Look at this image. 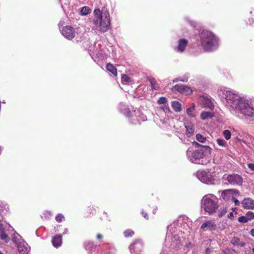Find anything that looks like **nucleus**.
<instances>
[{
	"mask_svg": "<svg viewBox=\"0 0 254 254\" xmlns=\"http://www.w3.org/2000/svg\"><path fill=\"white\" fill-rule=\"evenodd\" d=\"M218 95L222 100L225 99L226 106L231 112L240 113L246 117L254 116V109L249 105L247 100L229 90H221Z\"/></svg>",
	"mask_w": 254,
	"mask_h": 254,
	"instance_id": "1",
	"label": "nucleus"
},
{
	"mask_svg": "<svg viewBox=\"0 0 254 254\" xmlns=\"http://www.w3.org/2000/svg\"><path fill=\"white\" fill-rule=\"evenodd\" d=\"M202 47L206 51L215 50L218 46L217 40L214 35L208 31H203L200 35Z\"/></svg>",
	"mask_w": 254,
	"mask_h": 254,
	"instance_id": "2",
	"label": "nucleus"
},
{
	"mask_svg": "<svg viewBox=\"0 0 254 254\" xmlns=\"http://www.w3.org/2000/svg\"><path fill=\"white\" fill-rule=\"evenodd\" d=\"M201 207L209 214H213L218 208L216 197L212 194L205 195L201 200Z\"/></svg>",
	"mask_w": 254,
	"mask_h": 254,
	"instance_id": "3",
	"label": "nucleus"
},
{
	"mask_svg": "<svg viewBox=\"0 0 254 254\" xmlns=\"http://www.w3.org/2000/svg\"><path fill=\"white\" fill-rule=\"evenodd\" d=\"M176 228L175 224L171 225L168 227V232L167 233V239L171 237V244L170 245L172 249H178L181 246V242L180 237L176 234L173 235V233L175 232Z\"/></svg>",
	"mask_w": 254,
	"mask_h": 254,
	"instance_id": "4",
	"label": "nucleus"
},
{
	"mask_svg": "<svg viewBox=\"0 0 254 254\" xmlns=\"http://www.w3.org/2000/svg\"><path fill=\"white\" fill-rule=\"evenodd\" d=\"M188 159L192 163L199 164V161L204 156V151L199 149L194 151L192 148H189L187 151Z\"/></svg>",
	"mask_w": 254,
	"mask_h": 254,
	"instance_id": "5",
	"label": "nucleus"
},
{
	"mask_svg": "<svg viewBox=\"0 0 254 254\" xmlns=\"http://www.w3.org/2000/svg\"><path fill=\"white\" fill-rule=\"evenodd\" d=\"M111 20L109 13L106 11L103 13V18L100 19L99 24L96 26L99 27V31L104 33L107 32L110 27Z\"/></svg>",
	"mask_w": 254,
	"mask_h": 254,
	"instance_id": "6",
	"label": "nucleus"
},
{
	"mask_svg": "<svg viewBox=\"0 0 254 254\" xmlns=\"http://www.w3.org/2000/svg\"><path fill=\"white\" fill-rule=\"evenodd\" d=\"M223 180H226L231 185L236 186L241 185L243 179L242 177L236 174H232L230 175L225 174L222 178Z\"/></svg>",
	"mask_w": 254,
	"mask_h": 254,
	"instance_id": "7",
	"label": "nucleus"
},
{
	"mask_svg": "<svg viewBox=\"0 0 254 254\" xmlns=\"http://www.w3.org/2000/svg\"><path fill=\"white\" fill-rule=\"evenodd\" d=\"M197 178L202 182L205 184H209L214 180L213 177L211 173L207 171H198L196 174Z\"/></svg>",
	"mask_w": 254,
	"mask_h": 254,
	"instance_id": "8",
	"label": "nucleus"
},
{
	"mask_svg": "<svg viewBox=\"0 0 254 254\" xmlns=\"http://www.w3.org/2000/svg\"><path fill=\"white\" fill-rule=\"evenodd\" d=\"M143 243L140 239H137L134 241L129 246L130 252H140L143 248Z\"/></svg>",
	"mask_w": 254,
	"mask_h": 254,
	"instance_id": "9",
	"label": "nucleus"
},
{
	"mask_svg": "<svg viewBox=\"0 0 254 254\" xmlns=\"http://www.w3.org/2000/svg\"><path fill=\"white\" fill-rule=\"evenodd\" d=\"M239 194V192L237 190L229 189L223 190L221 196L224 200L227 201L231 198H233V196Z\"/></svg>",
	"mask_w": 254,
	"mask_h": 254,
	"instance_id": "10",
	"label": "nucleus"
},
{
	"mask_svg": "<svg viewBox=\"0 0 254 254\" xmlns=\"http://www.w3.org/2000/svg\"><path fill=\"white\" fill-rule=\"evenodd\" d=\"M173 92L178 91L181 93L186 95H190L192 92V90L189 87L182 84H176L172 88Z\"/></svg>",
	"mask_w": 254,
	"mask_h": 254,
	"instance_id": "11",
	"label": "nucleus"
},
{
	"mask_svg": "<svg viewBox=\"0 0 254 254\" xmlns=\"http://www.w3.org/2000/svg\"><path fill=\"white\" fill-rule=\"evenodd\" d=\"M62 34L65 38L71 40L75 37V30L71 26H64L62 29Z\"/></svg>",
	"mask_w": 254,
	"mask_h": 254,
	"instance_id": "12",
	"label": "nucleus"
},
{
	"mask_svg": "<svg viewBox=\"0 0 254 254\" xmlns=\"http://www.w3.org/2000/svg\"><path fill=\"white\" fill-rule=\"evenodd\" d=\"M17 249L19 254H28L30 247L25 242H20L18 244Z\"/></svg>",
	"mask_w": 254,
	"mask_h": 254,
	"instance_id": "13",
	"label": "nucleus"
},
{
	"mask_svg": "<svg viewBox=\"0 0 254 254\" xmlns=\"http://www.w3.org/2000/svg\"><path fill=\"white\" fill-rule=\"evenodd\" d=\"M216 225L214 221H207L203 223L200 227L203 231H213L216 229Z\"/></svg>",
	"mask_w": 254,
	"mask_h": 254,
	"instance_id": "14",
	"label": "nucleus"
},
{
	"mask_svg": "<svg viewBox=\"0 0 254 254\" xmlns=\"http://www.w3.org/2000/svg\"><path fill=\"white\" fill-rule=\"evenodd\" d=\"M201 104L206 108H208L211 110H213L214 105L212 100L207 97H202L200 98Z\"/></svg>",
	"mask_w": 254,
	"mask_h": 254,
	"instance_id": "15",
	"label": "nucleus"
},
{
	"mask_svg": "<svg viewBox=\"0 0 254 254\" xmlns=\"http://www.w3.org/2000/svg\"><path fill=\"white\" fill-rule=\"evenodd\" d=\"M188 41L185 39H181L178 41V46L176 47L175 50L179 52H183L187 46L188 45Z\"/></svg>",
	"mask_w": 254,
	"mask_h": 254,
	"instance_id": "16",
	"label": "nucleus"
},
{
	"mask_svg": "<svg viewBox=\"0 0 254 254\" xmlns=\"http://www.w3.org/2000/svg\"><path fill=\"white\" fill-rule=\"evenodd\" d=\"M186 128V134L188 137L191 136L194 132L195 127L193 124L191 122L186 121L184 123Z\"/></svg>",
	"mask_w": 254,
	"mask_h": 254,
	"instance_id": "17",
	"label": "nucleus"
},
{
	"mask_svg": "<svg viewBox=\"0 0 254 254\" xmlns=\"http://www.w3.org/2000/svg\"><path fill=\"white\" fill-rule=\"evenodd\" d=\"M242 205L245 208L253 209L254 208V200L250 198H245L242 201Z\"/></svg>",
	"mask_w": 254,
	"mask_h": 254,
	"instance_id": "18",
	"label": "nucleus"
},
{
	"mask_svg": "<svg viewBox=\"0 0 254 254\" xmlns=\"http://www.w3.org/2000/svg\"><path fill=\"white\" fill-rule=\"evenodd\" d=\"M95 18L93 19V23L95 25L99 24L100 19L103 18V14L99 9H95L94 11Z\"/></svg>",
	"mask_w": 254,
	"mask_h": 254,
	"instance_id": "19",
	"label": "nucleus"
},
{
	"mask_svg": "<svg viewBox=\"0 0 254 254\" xmlns=\"http://www.w3.org/2000/svg\"><path fill=\"white\" fill-rule=\"evenodd\" d=\"M0 238L1 240L6 243H7L9 241V238L6 234V231L1 224H0Z\"/></svg>",
	"mask_w": 254,
	"mask_h": 254,
	"instance_id": "20",
	"label": "nucleus"
},
{
	"mask_svg": "<svg viewBox=\"0 0 254 254\" xmlns=\"http://www.w3.org/2000/svg\"><path fill=\"white\" fill-rule=\"evenodd\" d=\"M62 243V236L61 235L55 236L52 240V244L55 247H59L61 246Z\"/></svg>",
	"mask_w": 254,
	"mask_h": 254,
	"instance_id": "21",
	"label": "nucleus"
},
{
	"mask_svg": "<svg viewBox=\"0 0 254 254\" xmlns=\"http://www.w3.org/2000/svg\"><path fill=\"white\" fill-rule=\"evenodd\" d=\"M200 116L202 120H206L211 119L214 116V115L211 112L203 111L201 113Z\"/></svg>",
	"mask_w": 254,
	"mask_h": 254,
	"instance_id": "22",
	"label": "nucleus"
},
{
	"mask_svg": "<svg viewBox=\"0 0 254 254\" xmlns=\"http://www.w3.org/2000/svg\"><path fill=\"white\" fill-rule=\"evenodd\" d=\"M187 113L190 118H194L196 116L195 104H192V106L187 109Z\"/></svg>",
	"mask_w": 254,
	"mask_h": 254,
	"instance_id": "23",
	"label": "nucleus"
},
{
	"mask_svg": "<svg viewBox=\"0 0 254 254\" xmlns=\"http://www.w3.org/2000/svg\"><path fill=\"white\" fill-rule=\"evenodd\" d=\"M171 106L175 112H180L182 111V105L178 101H174L171 102Z\"/></svg>",
	"mask_w": 254,
	"mask_h": 254,
	"instance_id": "24",
	"label": "nucleus"
},
{
	"mask_svg": "<svg viewBox=\"0 0 254 254\" xmlns=\"http://www.w3.org/2000/svg\"><path fill=\"white\" fill-rule=\"evenodd\" d=\"M84 247L85 248V249L91 251L95 249L96 247V246L94 245V244L92 242L87 241L84 243Z\"/></svg>",
	"mask_w": 254,
	"mask_h": 254,
	"instance_id": "25",
	"label": "nucleus"
},
{
	"mask_svg": "<svg viewBox=\"0 0 254 254\" xmlns=\"http://www.w3.org/2000/svg\"><path fill=\"white\" fill-rule=\"evenodd\" d=\"M106 68L108 71L111 72L115 76L117 75L116 68L111 64H107L106 65Z\"/></svg>",
	"mask_w": 254,
	"mask_h": 254,
	"instance_id": "26",
	"label": "nucleus"
},
{
	"mask_svg": "<svg viewBox=\"0 0 254 254\" xmlns=\"http://www.w3.org/2000/svg\"><path fill=\"white\" fill-rule=\"evenodd\" d=\"M21 238V236L17 233L14 232L13 235L12 236V240L16 245H18L20 243L19 239Z\"/></svg>",
	"mask_w": 254,
	"mask_h": 254,
	"instance_id": "27",
	"label": "nucleus"
},
{
	"mask_svg": "<svg viewBox=\"0 0 254 254\" xmlns=\"http://www.w3.org/2000/svg\"><path fill=\"white\" fill-rule=\"evenodd\" d=\"M188 79H189L188 74H186L183 77H179L174 79L173 80V82H178L179 81H182V82H187L188 80Z\"/></svg>",
	"mask_w": 254,
	"mask_h": 254,
	"instance_id": "28",
	"label": "nucleus"
},
{
	"mask_svg": "<svg viewBox=\"0 0 254 254\" xmlns=\"http://www.w3.org/2000/svg\"><path fill=\"white\" fill-rule=\"evenodd\" d=\"M149 81L151 85L152 88L154 90H157L159 88V85L156 83V80L154 78H149Z\"/></svg>",
	"mask_w": 254,
	"mask_h": 254,
	"instance_id": "29",
	"label": "nucleus"
},
{
	"mask_svg": "<svg viewBox=\"0 0 254 254\" xmlns=\"http://www.w3.org/2000/svg\"><path fill=\"white\" fill-rule=\"evenodd\" d=\"M196 139L198 141L201 143H205L207 140L205 136L199 133L196 135Z\"/></svg>",
	"mask_w": 254,
	"mask_h": 254,
	"instance_id": "30",
	"label": "nucleus"
},
{
	"mask_svg": "<svg viewBox=\"0 0 254 254\" xmlns=\"http://www.w3.org/2000/svg\"><path fill=\"white\" fill-rule=\"evenodd\" d=\"M90 10V9L88 6H83L81 8L80 14L81 15H87Z\"/></svg>",
	"mask_w": 254,
	"mask_h": 254,
	"instance_id": "31",
	"label": "nucleus"
},
{
	"mask_svg": "<svg viewBox=\"0 0 254 254\" xmlns=\"http://www.w3.org/2000/svg\"><path fill=\"white\" fill-rule=\"evenodd\" d=\"M216 142L219 146L221 147H226L227 146V142L222 138L217 139Z\"/></svg>",
	"mask_w": 254,
	"mask_h": 254,
	"instance_id": "32",
	"label": "nucleus"
},
{
	"mask_svg": "<svg viewBox=\"0 0 254 254\" xmlns=\"http://www.w3.org/2000/svg\"><path fill=\"white\" fill-rule=\"evenodd\" d=\"M245 216L249 221L254 219V213L252 211L247 212Z\"/></svg>",
	"mask_w": 254,
	"mask_h": 254,
	"instance_id": "33",
	"label": "nucleus"
},
{
	"mask_svg": "<svg viewBox=\"0 0 254 254\" xmlns=\"http://www.w3.org/2000/svg\"><path fill=\"white\" fill-rule=\"evenodd\" d=\"M223 135L226 140H229L231 137V133L229 130H225L223 132Z\"/></svg>",
	"mask_w": 254,
	"mask_h": 254,
	"instance_id": "34",
	"label": "nucleus"
},
{
	"mask_svg": "<svg viewBox=\"0 0 254 254\" xmlns=\"http://www.w3.org/2000/svg\"><path fill=\"white\" fill-rule=\"evenodd\" d=\"M124 234L125 237H132L134 235V232L130 229L124 231Z\"/></svg>",
	"mask_w": 254,
	"mask_h": 254,
	"instance_id": "35",
	"label": "nucleus"
},
{
	"mask_svg": "<svg viewBox=\"0 0 254 254\" xmlns=\"http://www.w3.org/2000/svg\"><path fill=\"white\" fill-rule=\"evenodd\" d=\"M122 81L123 83H129L131 81V79L127 75L124 74L122 77Z\"/></svg>",
	"mask_w": 254,
	"mask_h": 254,
	"instance_id": "36",
	"label": "nucleus"
},
{
	"mask_svg": "<svg viewBox=\"0 0 254 254\" xmlns=\"http://www.w3.org/2000/svg\"><path fill=\"white\" fill-rule=\"evenodd\" d=\"M231 243L234 246H239L240 245V240L239 239L235 237L231 240Z\"/></svg>",
	"mask_w": 254,
	"mask_h": 254,
	"instance_id": "37",
	"label": "nucleus"
},
{
	"mask_svg": "<svg viewBox=\"0 0 254 254\" xmlns=\"http://www.w3.org/2000/svg\"><path fill=\"white\" fill-rule=\"evenodd\" d=\"M157 102L159 104H165L167 102V99L166 97H161L159 98Z\"/></svg>",
	"mask_w": 254,
	"mask_h": 254,
	"instance_id": "38",
	"label": "nucleus"
},
{
	"mask_svg": "<svg viewBox=\"0 0 254 254\" xmlns=\"http://www.w3.org/2000/svg\"><path fill=\"white\" fill-rule=\"evenodd\" d=\"M64 219V216L62 214H58L56 217V220L58 222H61Z\"/></svg>",
	"mask_w": 254,
	"mask_h": 254,
	"instance_id": "39",
	"label": "nucleus"
},
{
	"mask_svg": "<svg viewBox=\"0 0 254 254\" xmlns=\"http://www.w3.org/2000/svg\"><path fill=\"white\" fill-rule=\"evenodd\" d=\"M238 221L240 223H247L249 221L246 218V217L245 216H242L238 218Z\"/></svg>",
	"mask_w": 254,
	"mask_h": 254,
	"instance_id": "40",
	"label": "nucleus"
},
{
	"mask_svg": "<svg viewBox=\"0 0 254 254\" xmlns=\"http://www.w3.org/2000/svg\"><path fill=\"white\" fill-rule=\"evenodd\" d=\"M161 109L166 113L171 114L172 112L168 106H164L161 107Z\"/></svg>",
	"mask_w": 254,
	"mask_h": 254,
	"instance_id": "41",
	"label": "nucleus"
},
{
	"mask_svg": "<svg viewBox=\"0 0 254 254\" xmlns=\"http://www.w3.org/2000/svg\"><path fill=\"white\" fill-rule=\"evenodd\" d=\"M227 212V209L226 208H221L219 210V216L222 217Z\"/></svg>",
	"mask_w": 254,
	"mask_h": 254,
	"instance_id": "42",
	"label": "nucleus"
},
{
	"mask_svg": "<svg viewBox=\"0 0 254 254\" xmlns=\"http://www.w3.org/2000/svg\"><path fill=\"white\" fill-rule=\"evenodd\" d=\"M232 199L233 200V201H234V203H235L236 206H239L240 205V201L238 199H235V196H233V198H232Z\"/></svg>",
	"mask_w": 254,
	"mask_h": 254,
	"instance_id": "43",
	"label": "nucleus"
},
{
	"mask_svg": "<svg viewBox=\"0 0 254 254\" xmlns=\"http://www.w3.org/2000/svg\"><path fill=\"white\" fill-rule=\"evenodd\" d=\"M248 166L252 171H254V164H253V163L248 164Z\"/></svg>",
	"mask_w": 254,
	"mask_h": 254,
	"instance_id": "44",
	"label": "nucleus"
},
{
	"mask_svg": "<svg viewBox=\"0 0 254 254\" xmlns=\"http://www.w3.org/2000/svg\"><path fill=\"white\" fill-rule=\"evenodd\" d=\"M142 214L145 218L148 219V215H147V213L143 211V212H142Z\"/></svg>",
	"mask_w": 254,
	"mask_h": 254,
	"instance_id": "45",
	"label": "nucleus"
},
{
	"mask_svg": "<svg viewBox=\"0 0 254 254\" xmlns=\"http://www.w3.org/2000/svg\"><path fill=\"white\" fill-rule=\"evenodd\" d=\"M96 238L97 239H100L103 238V236L101 234H98L96 236Z\"/></svg>",
	"mask_w": 254,
	"mask_h": 254,
	"instance_id": "46",
	"label": "nucleus"
},
{
	"mask_svg": "<svg viewBox=\"0 0 254 254\" xmlns=\"http://www.w3.org/2000/svg\"><path fill=\"white\" fill-rule=\"evenodd\" d=\"M229 217L230 218H232L233 217H234V214H233V212L230 213V214L229 215Z\"/></svg>",
	"mask_w": 254,
	"mask_h": 254,
	"instance_id": "47",
	"label": "nucleus"
},
{
	"mask_svg": "<svg viewBox=\"0 0 254 254\" xmlns=\"http://www.w3.org/2000/svg\"><path fill=\"white\" fill-rule=\"evenodd\" d=\"M251 234L252 236H253V237H254V229H253L251 230Z\"/></svg>",
	"mask_w": 254,
	"mask_h": 254,
	"instance_id": "48",
	"label": "nucleus"
},
{
	"mask_svg": "<svg viewBox=\"0 0 254 254\" xmlns=\"http://www.w3.org/2000/svg\"><path fill=\"white\" fill-rule=\"evenodd\" d=\"M67 232H68V229H66V228H65V229H64V234H65L67 233Z\"/></svg>",
	"mask_w": 254,
	"mask_h": 254,
	"instance_id": "49",
	"label": "nucleus"
},
{
	"mask_svg": "<svg viewBox=\"0 0 254 254\" xmlns=\"http://www.w3.org/2000/svg\"><path fill=\"white\" fill-rule=\"evenodd\" d=\"M229 251H230V250H225V251H224V253H225V254H228V252H229Z\"/></svg>",
	"mask_w": 254,
	"mask_h": 254,
	"instance_id": "50",
	"label": "nucleus"
},
{
	"mask_svg": "<svg viewBox=\"0 0 254 254\" xmlns=\"http://www.w3.org/2000/svg\"><path fill=\"white\" fill-rule=\"evenodd\" d=\"M239 245H240L241 247H243L245 245V243H240Z\"/></svg>",
	"mask_w": 254,
	"mask_h": 254,
	"instance_id": "51",
	"label": "nucleus"
},
{
	"mask_svg": "<svg viewBox=\"0 0 254 254\" xmlns=\"http://www.w3.org/2000/svg\"><path fill=\"white\" fill-rule=\"evenodd\" d=\"M1 202H0V211L1 210V208H2V206H1Z\"/></svg>",
	"mask_w": 254,
	"mask_h": 254,
	"instance_id": "52",
	"label": "nucleus"
},
{
	"mask_svg": "<svg viewBox=\"0 0 254 254\" xmlns=\"http://www.w3.org/2000/svg\"><path fill=\"white\" fill-rule=\"evenodd\" d=\"M252 251H253V252H254V248H253V249H252Z\"/></svg>",
	"mask_w": 254,
	"mask_h": 254,
	"instance_id": "53",
	"label": "nucleus"
},
{
	"mask_svg": "<svg viewBox=\"0 0 254 254\" xmlns=\"http://www.w3.org/2000/svg\"><path fill=\"white\" fill-rule=\"evenodd\" d=\"M0 254H4L0 251Z\"/></svg>",
	"mask_w": 254,
	"mask_h": 254,
	"instance_id": "54",
	"label": "nucleus"
}]
</instances>
